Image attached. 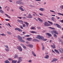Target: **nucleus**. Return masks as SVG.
Instances as JSON below:
<instances>
[{"label":"nucleus","instance_id":"nucleus-61","mask_svg":"<svg viewBox=\"0 0 63 63\" xmlns=\"http://www.w3.org/2000/svg\"><path fill=\"white\" fill-rule=\"evenodd\" d=\"M26 43L27 44H28V41H26Z\"/></svg>","mask_w":63,"mask_h":63},{"label":"nucleus","instance_id":"nucleus-45","mask_svg":"<svg viewBox=\"0 0 63 63\" xmlns=\"http://www.w3.org/2000/svg\"><path fill=\"white\" fill-rule=\"evenodd\" d=\"M60 8L61 9H63V5H62L60 6Z\"/></svg>","mask_w":63,"mask_h":63},{"label":"nucleus","instance_id":"nucleus-55","mask_svg":"<svg viewBox=\"0 0 63 63\" xmlns=\"http://www.w3.org/2000/svg\"><path fill=\"white\" fill-rule=\"evenodd\" d=\"M41 0H36L35 1H40Z\"/></svg>","mask_w":63,"mask_h":63},{"label":"nucleus","instance_id":"nucleus-13","mask_svg":"<svg viewBox=\"0 0 63 63\" xmlns=\"http://www.w3.org/2000/svg\"><path fill=\"white\" fill-rule=\"evenodd\" d=\"M27 40H28V41H31L32 40V39L31 38H27Z\"/></svg>","mask_w":63,"mask_h":63},{"label":"nucleus","instance_id":"nucleus-41","mask_svg":"<svg viewBox=\"0 0 63 63\" xmlns=\"http://www.w3.org/2000/svg\"><path fill=\"white\" fill-rule=\"evenodd\" d=\"M5 47H6V48H8V49H9V47H8V46L6 45V46H5Z\"/></svg>","mask_w":63,"mask_h":63},{"label":"nucleus","instance_id":"nucleus-33","mask_svg":"<svg viewBox=\"0 0 63 63\" xmlns=\"http://www.w3.org/2000/svg\"><path fill=\"white\" fill-rule=\"evenodd\" d=\"M0 12L1 13H2V14H3V13H4V12L3 11V10H0Z\"/></svg>","mask_w":63,"mask_h":63},{"label":"nucleus","instance_id":"nucleus-29","mask_svg":"<svg viewBox=\"0 0 63 63\" xmlns=\"http://www.w3.org/2000/svg\"><path fill=\"white\" fill-rule=\"evenodd\" d=\"M17 61H12V63H16V62Z\"/></svg>","mask_w":63,"mask_h":63},{"label":"nucleus","instance_id":"nucleus-39","mask_svg":"<svg viewBox=\"0 0 63 63\" xmlns=\"http://www.w3.org/2000/svg\"><path fill=\"white\" fill-rule=\"evenodd\" d=\"M25 37H30V35H25L24 36Z\"/></svg>","mask_w":63,"mask_h":63},{"label":"nucleus","instance_id":"nucleus-12","mask_svg":"<svg viewBox=\"0 0 63 63\" xmlns=\"http://www.w3.org/2000/svg\"><path fill=\"white\" fill-rule=\"evenodd\" d=\"M33 42H38L39 41V40L36 39H35L33 40Z\"/></svg>","mask_w":63,"mask_h":63},{"label":"nucleus","instance_id":"nucleus-32","mask_svg":"<svg viewBox=\"0 0 63 63\" xmlns=\"http://www.w3.org/2000/svg\"><path fill=\"white\" fill-rule=\"evenodd\" d=\"M48 22H49V23L50 24H51V25H53V23L52 22L49 21H48Z\"/></svg>","mask_w":63,"mask_h":63},{"label":"nucleus","instance_id":"nucleus-22","mask_svg":"<svg viewBox=\"0 0 63 63\" xmlns=\"http://www.w3.org/2000/svg\"><path fill=\"white\" fill-rule=\"evenodd\" d=\"M15 56L14 57V58L15 59L16 58H17L18 57V55H16V54H15Z\"/></svg>","mask_w":63,"mask_h":63},{"label":"nucleus","instance_id":"nucleus-25","mask_svg":"<svg viewBox=\"0 0 63 63\" xmlns=\"http://www.w3.org/2000/svg\"><path fill=\"white\" fill-rule=\"evenodd\" d=\"M18 22H21L22 23H22H23V21L21 20H19L18 21Z\"/></svg>","mask_w":63,"mask_h":63},{"label":"nucleus","instance_id":"nucleus-53","mask_svg":"<svg viewBox=\"0 0 63 63\" xmlns=\"http://www.w3.org/2000/svg\"><path fill=\"white\" fill-rule=\"evenodd\" d=\"M50 12H54V11H52V10H50Z\"/></svg>","mask_w":63,"mask_h":63},{"label":"nucleus","instance_id":"nucleus-42","mask_svg":"<svg viewBox=\"0 0 63 63\" xmlns=\"http://www.w3.org/2000/svg\"><path fill=\"white\" fill-rule=\"evenodd\" d=\"M39 14L40 16H43V14H42V13H39Z\"/></svg>","mask_w":63,"mask_h":63},{"label":"nucleus","instance_id":"nucleus-63","mask_svg":"<svg viewBox=\"0 0 63 63\" xmlns=\"http://www.w3.org/2000/svg\"><path fill=\"white\" fill-rule=\"evenodd\" d=\"M57 19H60V18L59 17H57Z\"/></svg>","mask_w":63,"mask_h":63},{"label":"nucleus","instance_id":"nucleus-51","mask_svg":"<svg viewBox=\"0 0 63 63\" xmlns=\"http://www.w3.org/2000/svg\"><path fill=\"white\" fill-rule=\"evenodd\" d=\"M5 20L6 21H9V19H5Z\"/></svg>","mask_w":63,"mask_h":63},{"label":"nucleus","instance_id":"nucleus-38","mask_svg":"<svg viewBox=\"0 0 63 63\" xmlns=\"http://www.w3.org/2000/svg\"><path fill=\"white\" fill-rule=\"evenodd\" d=\"M53 59H54V61H56L58 60L57 59L55 58Z\"/></svg>","mask_w":63,"mask_h":63},{"label":"nucleus","instance_id":"nucleus-28","mask_svg":"<svg viewBox=\"0 0 63 63\" xmlns=\"http://www.w3.org/2000/svg\"><path fill=\"white\" fill-rule=\"evenodd\" d=\"M57 14L59 15H61V16H63V14H62L60 13H58Z\"/></svg>","mask_w":63,"mask_h":63},{"label":"nucleus","instance_id":"nucleus-8","mask_svg":"<svg viewBox=\"0 0 63 63\" xmlns=\"http://www.w3.org/2000/svg\"><path fill=\"white\" fill-rule=\"evenodd\" d=\"M44 24V25L46 26H49V24L47 22H45Z\"/></svg>","mask_w":63,"mask_h":63},{"label":"nucleus","instance_id":"nucleus-23","mask_svg":"<svg viewBox=\"0 0 63 63\" xmlns=\"http://www.w3.org/2000/svg\"><path fill=\"white\" fill-rule=\"evenodd\" d=\"M4 63H10V62L7 60H6L4 62Z\"/></svg>","mask_w":63,"mask_h":63},{"label":"nucleus","instance_id":"nucleus-46","mask_svg":"<svg viewBox=\"0 0 63 63\" xmlns=\"http://www.w3.org/2000/svg\"><path fill=\"white\" fill-rule=\"evenodd\" d=\"M20 28H21V29H23V28L22 27V26L21 25L20 26Z\"/></svg>","mask_w":63,"mask_h":63},{"label":"nucleus","instance_id":"nucleus-18","mask_svg":"<svg viewBox=\"0 0 63 63\" xmlns=\"http://www.w3.org/2000/svg\"><path fill=\"white\" fill-rule=\"evenodd\" d=\"M24 23L26 24V26L27 27L28 26V25H29V23H27V22H24Z\"/></svg>","mask_w":63,"mask_h":63},{"label":"nucleus","instance_id":"nucleus-27","mask_svg":"<svg viewBox=\"0 0 63 63\" xmlns=\"http://www.w3.org/2000/svg\"><path fill=\"white\" fill-rule=\"evenodd\" d=\"M5 16H7V17H9V18H11V17H10V16H9V15H8L6 14H5Z\"/></svg>","mask_w":63,"mask_h":63},{"label":"nucleus","instance_id":"nucleus-1","mask_svg":"<svg viewBox=\"0 0 63 63\" xmlns=\"http://www.w3.org/2000/svg\"><path fill=\"white\" fill-rule=\"evenodd\" d=\"M36 39H41L43 41H46L47 40V39H44V37H42L39 35H38L36 37Z\"/></svg>","mask_w":63,"mask_h":63},{"label":"nucleus","instance_id":"nucleus-17","mask_svg":"<svg viewBox=\"0 0 63 63\" xmlns=\"http://www.w3.org/2000/svg\"><path fill=\"white\" fill-rule=\"evenodd\" d=\"M30 33H35V34H37V32H35V31H31L30 32Z\"/></svg>","mask_w":63,"mask_h":63},{"label":"nucleus","instance_id":"nucleus-16","mask_svg":"<svg viewBox=\"0 0 63 63\" xmlns=\"http://www.w3.org/2000/svg\"><path fill=\"white\" fill-rule=\"evenodd\" d=\"M46 59H48L49 58V56L48 55H46L45 57Z\"/></svg>","mask_w":63,"mask_h":63},{"label":"nucleus","instance_id":"nucleus-24","mask_svg":"<svg viewBox=\"0 0 63 63\" xmlns=\"http://www.w3.org/2000/svg\"><path fill=\"white\" fill-rule=\"evenodd\" d=\"M47 34L48 36H50V37H51L52 36L51 34L49 33H47Z\"/></svg>","mask_w":63,"mask_h":63},{"label":"nucleus","instance_id":"nucleus-36","mask_svg":"<svg viewBox=\"0 0 63 63\" xmlns=\"http://www.w3.org/2000/svg\"><path fill=\"white\" fill-rule=\"evenodd\" d=\"M45 50V47L43 45L42 46V50Z\"/></svg>","mask_w":63,"mask_h":63},{"label":"nucleus","instance_id":"nucleus-11","mask_svg":"<svg viewBox=\"0 0 63 63\" xmlns=\"http://www.w3.org/2000/svg\"><path fill=\"white\" fill-rule=\"evenodd\" d=\"M17 48L20 51H22V49L21 48V47L20 46H19L17 47Z\"/></svg>","mask_w":63,"mask_h":63},{"label":"nucleus","instance_id":"nucleus-2","mask_svg":"<svg viewBox=\"0 0 63 63\" xmlns=\"http://www.w3.org/2000/svg\"><path fill=\"white\" fill-rule=\"evenodd\" d=\"M18 38L19 39V40H19V41H20V42H25V41H24L22 40V38L20 37V36L18 35Z\"/></svg>","mask_w":63,"mask_h":63},{"label":"nucleus","instance_id":"nucleus-62","mask_svg":"<svg viewBox=\"0 0 63 63\" xmlns=\"http://www.w3.org/2000/svg\"><path fill=\"white\" fill-rule=\"evenodd\" d=\"M25 18H26V17H23V19H25Z\"/></svg>","mask_w":63,"mask_h":63},{"label":"nucleus","instance_id":"nucleus-56","mask_svg":"<svg viewBox=\"0 0 63 63\" xmlns=\"http://www.w3.org/2000/svg\"><path fill=\"white\" fill-rule=\"evenodd\" d=\"M61 22H62V23H63V20H61Z\"/></svg>","mask_w":63,"mask_h":63},{"label":"nucleus","instance_id":"nucleus-47","mask_svg":"<svg viewBox=\"0 0 63 63\" xmlns=\"http://www.w3.org/2000/svg\"><path fill=\"white\" fill-rule=\"evenodd\" d=\"M32 54L33 55V54H35V53H34V52H33V51H32Z\"/></svg>","mask_w":63,"mask_h":63},{"label":"nucleus","instance_id":"nucleus-9","mask_svg":"<svg viewBox=\"0 0 63 63\" xmlns=\"http://www.w3.org/2000/svg\"><path fill=\"white\" fill-rule=\"evenodd\" d=\"M59 51L60 52L62 53H63V48H61L59 49Z\"/></svg>","mask_w":63,"mask_h":63},{"label":"nucleus","instance_id":"nucleus-10","mask_svg":"<svg viewBox=\"0 0 63 63\" xmlns=\"http://www.w3.org/2000/svg\"><path fill=\"white\" fill-rule=\"evenodd\" d=\"M27 18H32V16L31 14H29L28 16H27Z\"/></svg>","mask_w":63,"mask_h":63},{"label":"nucleus","instance_id":"nucleus-60","mask_svg":"<svg viewBox=\"0 0 63 63\" xmlns=\"http://www.w3.org/2000/svg\"><path fill=\"white\" fill-rule=\"evenodd\" d=\"M52 16H55V15H52Z\"/></svg>","mask_w":63,"mask_h":63},{"label":"nucleus","instance_id":"nucleus-40","mask_svg":"<svg viewBox=\"0 0 63 63\" xmlns=\"http://www.w3.org/2000/svg\"><path fill=\"white\" fill-rule=\"evenodd\" d=\"M5 50L6 51H9V50L8 49H5Z\"/></svg>","mask_w":63,"mask_h":63},{"label":"nucleus","instance_id":"nucleus-54","mask_svg":"<svg viewBox=\"0 0 63 63\" xmlns=\"http://www.w3.org/2000/svg\"><path fill=\"white\" fill-rule=\"evenodd\" d=\"M23 34H25L26 32H23Z\"/></svg>","mask_w":63,"mask_h":63},{"label":"nucleus","instance_id":"nucleus-37","mask_svg":"<svg viewBox=\"0 0 63 63\" xmlns=\"http://www.w3.org/2000/svg\"><path fill=\"white\" fill-rule=\"evenodd\" d=\"M0 35H2V36H6V35L5 34H4V33L1 34Z\"/></svg>","mask_w":63,"mask_h":63},{"label":"nucleus","instance_id":"nucleus-57","mask_svg":"<svg viewBox=\"0 0 63 63\" xmlns=\"http://www.w3.org/2000/svg\"><path fill=\"white\" fill-rule=\"evenodd\" d=\"M37 28L38 29H41V28H40V27H38Z\"/></svg>","mask_w":63,"mask_h":63},{"label":"nucleus","instance_id":"nucleus-30","mask_svg":"<svg viewBox=\"0 0 63 63\" xmlns=\"http://www.w3.org/2000/svg\"><path fill=\"white\" fill-rule=\"evenodd\" d=\"M40 11H44V8H40Z\"/></svg>","mask_w":63,"mask_h":63},{"label":"nucleus","instance_id":"nucleus-58","mask_svg":"<svg viewBox=\"0 0 63 63\" xmlns=\"http://www.w3.org/2000/svg\"><path fill=\"white\" fill-rule=\"evenodd\" d=\"M50 28L52 29H54V28H51V27H50Z\"/></svg>","mask_w":63,"mask_h":63},{"label":"nucleus","instance_id":"nucleus-19","mask_svg":"<svg viewBox=\"0 0 63 63\" xmlns=\"http://www.w3.org/2000/svg\"><path fill=\"white\" fill-rule=\"evenodd\" d=\"M38 20H39V21H40V22H43V20H41V19L40 18H38Z\"/></svg>","mask_w":63,"mask_h":63},{"label":"nucleus","instance_id":"nucleus-64","mask_svg":"<svg viewBox=\"0 0 63 63\" xmlns=\"http://www.w3.org/2000/svg\"><path fill=\"white\" fill-rule=\"evenodd\" d=\"M33 14H36V12H33Z\"/></svg>","mask_w":63,"mask_h":63},{"label":"nucleus","instance_id":"nucleus-35","mask_svg":"<svg viewBox=\"0 0 63 63\" xmlns=\"http://www.w3.org/2000/svg\"><path fill=\"white\" fill-rule=\"evenodd\" d=\"M7 33L8 34H9V35H11V34H12L10 32H7Z\"/></svg>","mask_w":63,"mask_h":63},{"label":"nucleus","instance_id":"nucleus-52","mask_svg":"<svg viewBox=\"0 0 63 63\" xmlns=\"http://www.w3.org/2000/svg\"><path fill=\"white\" fill-rule=\"evenodd\" d=\"M33 55L34 56H36V55L35 54H34Z\"/></svg>","mask_w":63,"mask_h":63},{"label":"nucleus","instance_id":"nucleus-59","mask_svg":"<svg viewBox=\"0 0 63 63\" xmlns=\"http://www.w3.org/2000/svg\"><path fill=\"white\" fill-rule=\"evenodd\" d=\"M52 52H54V53H55V52H54V51L53 50H52Z\"/></svg>","mask_w":63,"mask_h":63},{"label":"nucleus","instance_id":"nucleus-26","mask_svg":"<svg viewBox=\"0 0 63 63\" xmlns=\"http://www.w3.org/2000/svg\"><path fill=\"white\" fill-rule=\"evenodd\" d=\"M21 45L22 46H23L24 48L25 49H26V47H25V46H24V45H23L22 44Z\"/></svg>","mask_w":63,"mask_h":63},{"label":"nucleus","instance_id":"nucleus-48","mask_svg":"<svg viewBox=\"0 0 63 63\" xmlns=\"http://www.w3.org/2000/svg\"><path fill=\"white\" fill-rule=\"evenodd\" d=\"M35 29V27H32V28H31V29Z\"/></svg>","mask_w":63,"mask_h":63},{"label":"nucleus","instance_id":"nucleus-5","mask_svg":"<svg viewBox=\"0 0 63 63\" xmlns=\"http://www.w3.org/2000/svg\"><path fill=\"white\" fill-rule=\"evenodd\" d=\"M53 25H56L57 27H58V28H60V29H61V26H60V25H59L58 24L56 23H54L53 24Z\"/></svg>","mask_w":63,"mask_h":63},{"label":"nucleus","instance_id":"nucleus-4","mask_svg":"<svg viewBox=\"0 0 63 63\" xmlns=\"http://www.w3.org/2000/svg\"><path fill=\"white\" fill-rule=\"evenodd\" d=\"M51 32L52 33V35H54V33L56 34H57L58 35V33L55 31H51Z\"/></svg>","mask_w":63,"mask_h":63},{"label":"nucleus","instance_id":"nucleus-15","mask_svg":"<svg viewBox=\"0 0 63 63\" xmlns=\"http://www.w3.org/2000/svg\"><path fill=\"white\" fill-rule=\"evenodd\" d=\"M54 51H55V52H57V53H58V54H59V52L57 50L55 49L54 50Z\"/></svg>","mask_w":63,"mask_h":63},{"label":"nucleus","instance_id":"nucleus-31","mask_svg":"<svg viewBox=\"0 0 63 63\" xmlns=\"http://www.w3.org/2000/svg\"><path fill=\"white\" fill-rule=\"evenodd\" d=\"M51 19L52 21H55L54 20V18L53 17H52V18Z\"/></svg>","mask_w":63,"mask_h":63},{"label":"nucleus","instance_id":"nucleus-6","mask_svg":"<svg viewBox=\"0 0 63 63\" xmlns=\"http://www.w3.org/2000/svg\"><path fill=\"white\" fill-rule=\"evenodd\" d=\"M15 30H18L19 32H22V30L19 29V28H15Z\"/></svg>","mask_w":63,"mask_h":63},{"label":"nucleus","instance_id":"nucleus-21","mask_svg":"<svg viewBox=\"0 0 63 63\" xmlns=\"http://www.w3.org/2000/svg\"><path fill=\"white\" fill-rule=\"evenodd\" d=\"M19 9H20L21 11H24V9L20 7L19 8Z\"/></svg>","mask_w":63,"mask_h":63},{"label":"nucleus","instance_id":"nucleus-44","mask_svg":"<svg viewBox=\"0 0 63 63\" xmlns=\"http://www.w3.org/2000/svg\"><path fill=\"white\" fill-rule=\"evenodd\" d=\"M8 24L9 25V27H12V26L10 25V23H8Z\"/></svg>","mask_w":63,"mask_h":63},{"label":"nucleus","instance_id":"nucleus-14","mask_svg":"<svg viewBox=\"0 0 63 63\" xmlns=\"http://www.w3.org/2000/svg\"><path fill=\"white\" fill-rule=\"evenodd\" d=\"M29 46V47H33V46L32 44H30L29 45V46Z\"/></svg>","mask_w":63,"mask_h":63},{"label":"nucleus","instance_id":"nucleus-50","mask_svg":"<svg viewBox=\"0 0 63 63\" xmlns=\"http://www.w3.org/2000/svg\"><path fill=\"white\" fill-rule=\"evenodd\" d=\"M25 26V24H24L23 25V26H22L23 27H24Z\"/></svg>","mask_w":63,"mask_h":63},{"label":"nucleus","instance_id":"nucleus-7","mask_svg":"<svg viewBox=\"0 0 63 63\" xmlns=\"http://www.w3.org/2000/svg\"><path fill=\"white\" fill-rule=\"evenodd\" d=\"M16 3L18 4H21V5L23 4V3L22 2L20 1H17L16 2Z\"/></svg>","mask_w":63,"mask_h":63},{"label":"nucleus","instance_id":"nucleus-49","mask_svg":"<svg viewBox=\"0 0 63 63\" xmlns=\"http://www.w3.org/2000/svg\"><path fill=\"white\" fill-rule=\"evenodd\" d=\"M32 62V60H30L29 61V62Z\"/></svg>","mask_w":63,"mask_h":63},{"label":"nucleus","instance_id":"nucleus-43","mask_svg":"<svg viewBox=\"0 0 63 63\" xmlns=\"http://www.w3.org/2000/svg\"><path fill=\"white\" fill-rule=\"evenodd\" d=\"M8 60H10V61L11 60H13V59H12L11 58H9L8 59Z\"/></svg>","mask_w":63,"mask_h":63},{"label":"nucleus","instance_id":"nucleus-3","mask_svg":"<svg viewBox=\"0 0 63 63\" xmlns=\"http://www.w3.org/2000/svg\"><path fill=\"white\" fill-rule=\"evenodd\" d=\"M22 58L21 57H19L18 61L17 62V63H19L20 62H21L22 61Z\"/></svg>","mask_w":63,"mask_h":63},{"label":"nucleus","instance_id":"nucleus-20","mask_svg":"<svg viewBox=\"0 0 63 63\" xmlns=\"http://www.w3.org/2000/svg\"><path fill=\"white\" fill-rule=\"evenodd\" d=\"M51 46L53 48H55V45H54V44L53 45V46L51 45Z\"/></svg>","mask_w":63,"mask_h":63},{"label":"nucleus","instance_id":"nucleus-34","mask_svg":"<svg viewBox=\"0 0 63 63\" xmlns=\"http://www.w3.org/2000/svg\"><path fill=\"white\" fill-rule=\"evenodd\" d=\"M54 37H55V38H57V35L55 34H54Z\"/></svg>","mask_w":63,"mask_h":63}]
</instances>
